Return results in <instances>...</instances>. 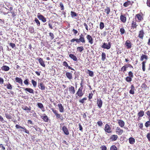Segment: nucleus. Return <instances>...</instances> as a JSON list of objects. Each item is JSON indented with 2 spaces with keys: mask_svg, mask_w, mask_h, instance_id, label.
<instances>
[{
  "mask_svg": "<svg viewBox=\"0 0 150 150\" xmlns=\"http://www.w3.org/2000/svg\"><path fill=\"white\" fill-rule=\"evenodd\" d=\"M144 14L142 12L136 14L135 16V19L137 22H139L144 20Z\"/></svg>",
  "mask_w": 150,
  "mask_h": 150,
  "instance_id": "1",
  "label": "nucleus"
},
{
  "mask_svg": "<svg viewBox=\"0 0 150 150\" xmlns=\"http://www.w3.org/2000/svg\"><path fill=\"white\" fill-rule=\"evenodd\" d=\"M83 88H79L76 94V97L77 98L78 96L81 97L84 94V92L82 91Z\"/></svg>",
  "mask_w": 150,
  "mask_h": 150,
  "instance_id": "2",
  "label": "nucleus"
},
{
  "mask_svg": "<svg viewBox=\"0 0 150 150\" xmlns=\"http://www.w3.org/2000/svg\"><path fill=\"white\" fill-rule=\"evenodd\" d=\"M102 48L106 49L107 50L109 49L111 47V43L110 42H108L107 44L106 43L104 42L101 46Z\"/></svg>",
  "mask_w": 150,
  "mask_h": 150,
  "instance_id": "3",
  "label": "nucleus"
},
{
  "mask_svg": "<svg viewBox=\"0 0 150 150\" xmlns=\"http://www.w3.org/2000/svg\"><path fill=\"white\" fill-rule=\"evenodd\" d=\"M104 130L105 132L108 133L112 132L111 128L110 125L108 124H106L105 126Z\"/></svg>",
  "mask_w": 150,
  "mask_h": 150,
  "instance_id": "4",
  "label": "nucleus"
},
{
  "mask_svg": "<svg viewBox=\"0 0 150 150\" xmlns=\"http://www.w3.org/2000/svg\"><path fill=\"white\" fill-rule=\"evenodd\" d=\"M77 43L81 42L84 43L85 42V40L84 35L82 34L79 36V39H77Z\"/></svg>",
  "mask_w": 150,
  "mask_h": 150,
  "instance_id": "5",
  "label": "nucleus"
},
{
  "mask_svg": "<svg viewBox=\"0 0 150 150\" xmlns=\"http://www.w3.org/2000/svg\"><path fill=\"white\" fill-rule=\"evenodd\" d=\"M120 19L121 22L125 23L127 21V16L126 14H121L120 16Z\"/></svg>",
  "mask_w": 150,
  "mask_h": 150,
  "instance_id": "6",
  "label": "nucleus"
},
{
  "mask_svg": "<svg viewBox=\"0 0 150 150\" xmlns=\"http://www.w3.org/2000/svg\"><path fill=\"white\" fill-rule=\"evenodd\" d=\"M132 45L131 42L129 40H126L125 43V45L127 49H130L132 47Z\"/></svg>",
  "mask_w": 150,
  "mask_h": 150,
  "instance_id": "7",
  "label": "nucleus"
},
{
  "mask_svg": "<svg viewBox=\"0 0 150 150\" xmlns=\"http://www.w3.org/2000/svg\"><path fill=\"white\" fill-rule=\"evenodd\" d=\"M145 33L143 29H142L139 32L138 37L141 39L143 40Z\"/></svg>",
  "mask_w": 150,
  "mask_h": 150,
  "instance_id": "8",
  "label": "nucleus"
},
{
  "mask_svg": "<svg viewBox=\"0 0 150 150\" xmlns=\"http://www.w3.org/2000/svg\"><path fill=\"white\" fill-rule=\"evenodd\" d=\"M37 17L40 20H41L43 22H45L47 21L46 18L39 13H38Z\"/></svg>",
  "mask_w": 150,
  "mask_h": 150,
  "instance_id": "9",
  "label": "nucleus"
},
{
  "mask_svg": "<svg viewBox=\"0 0 150 150\" xmlns=\"http://www.w3.org/2000/svg\"><path fill=\"white\" fill-rule=\"evenodd\" d=\"M68 90L70 94H74L75 93V89L73 86H70L68 88Z\"/></svg>",
  "mask_w": 150,
  "mask_h": 150,
  "instance_id": "10",
  "label": "nucleus"
},
{
  "mask_svg": "<svg viewBox=\"0 0 150 150\" xmlns=\"http://www.w3.org/2000/svg\"><path fill=\"white\" fill-rule=\"evenodd\" d=\"M138 25L136 21H132L131 23V29L132 30L137 29Z\"/></svg>",
  "mask_w": 150,
  "mask_h": 150,
  "instance_id": "11",
  "label": "nucleus"
},
{
  "mask_svg": "<svg viewBox=\"0 0 150 150\" xmlns=\"http://www.w3.org/2000/svg\"><path fill=\"white\" fill-rule=\"evenodd\" d=\"M52 111L54 113V115L56 116L57 119L60 118L62 116L61 114L58 113L57 111L54 108H52L51 109Z\"/></svg>",
  "mask_w": 150,
  "mask_h": 150,
  "instance_id": "12",
  "label": "nucleus"
},
{
  "mask_svg": "<svg viewBox=\"0 0 150 150\" xmlns=\"http://www.w3.org/2000/svg\"><path fill=\"white\" fill-rule=\"evenodd\" d=\"M124 130L120 127H117L116 129V132L118 135H122L124 133Z\"/></svg>",
  "mask_w": 150,
  "mask_h": 150,
  "instance_id": "13",
  "label": "nucleus"
},
{
  "mask_svg": "<svg viewBox=\"0 0 150 150\" xmlns=\"http://www.w3.org/2000/svg\"><path fill=\"white\" fill-rule=\"evenodd\" d=\"M144 114V112L142 110H140L137 113L138 119L140 120L141 119V117H143Z\"/></svg>",
  "mask_w": 150,
  "mask_h": 150,
  "instance_id": "14",
  "label": "nucleus"
},
{
  "mask_svg": "<svg viewBox=\"0 0 150 150\" xmlns=\"http://www.w3.org/2000/svg\"><path fill=\"white\" fill-rule=\"evenodd\" d=\"M86 38L87 40H88V42L91 45L93 43V39L91 36L88 35L86 36Z\"/></svg>",
  "mask_w": 150,
  "mask_h": 150,
  "instance_id": "15",
  "label": "nucleus"
},
{
  "mask_svg": "<svg viewBox=\"0 0 150 150\" xmlns=\"http://www.w3.org/2000/svg\"><path fill=\"white\" fill-rule=\"evenodd\" d=\"M41 117L42 119L44 122H47L49 121V118L45 114H44L42 115L41 116Z\"/></svg>",
  "mask_w": 150,
  "mask_h": 150,
  "instance_id": "16",
  "label": "nucleus"
},
{
  "mask_svg": "<svg viewBox=\"0 0 150 150\" xmlns=\"http://www.w3.org/2000/svg\"><path fill=\"white\" fill-rule=\"evenodd\" d=\"M96 104L99 108H100L102 107L103 104V102L100 98L97 99Z\"/></svg>",
  "mask_w": 150,
  "mask_h": 150,
  "instance_id": "17",
  "label": "nucleus"
},
{
  "mask_svg": "<svg viewBox=\"0 0 150 150\" xmlns=\"http://www.w3.org/2000/svg\"><path fill=\"white\" fill-rule=\"evenodd\" d=\"M118 123L119 125L121 127H123L125 125V122L121 120H118Z\"/></svg>",
  "mask_w": 150,
  "mask_h": 150,
  "instance_id": "18",
  "label": "nucleus"
},
{
  "mask_svg": "<svg viewBox=\"0 0 150 150\" xmlns=\"http://www.w3.org/2000/svg\"><path fill=\"white\" fill-rule=\"evenodd\" d=\"M148 59V56L146 54H142L140 57V60L141 61H144V59L146 60H147Z\"/></svg>",
  "mask_w": 150,
  "mask_h": 150,
  "instance_id": "19",
  "label": "nucleus"
},
{
  "mask_svg": "<svg viewBox=\"0 0 150 150\" xmlns=\"http://www.w3.org/2000/svg\"><path fill=\"white\" fill-rule=\"evenodd\" d=\"M62 130L63 131L65 134L67 135L69 134V131L66 126H64L63 127H62Z\"/></svg>",
  "mask_w": 150,
  "mask_h": 150,
  "instance_id": "20",
  "label": "nucleus"
},
{
  "mask_svg": "<svg viewBox=\"0 0 150 150\" xmlns=\"http://www.w3.org/2000/svg\"><path fill=\"white\" fill-rule=\"evenodd\" d=\"M38 86L40 89L42 91H44L45 89V86L43 83L42 82L38 83Z\"/></svg>",
  "mask_w": 150,
  "mask_h": 150,
  "instance_id": "21",
  "label": "nucleus"
},
{
  "mask_svg": "<svg viewBox=\"0 0 150 150\" xmlns=\"http://www.w3.org/2000/svg\"><path fill=\"white\" fill-rule=\"evenodd\" d=\"M23 88L25 91H28L30 93H32L33 94L34 93V90L30 88Z\"/></svg>",
  "mask_w": 150,
  "mask_h": 150,
  "instance_id": "22",
  "label": "nucleus"
},
{
  "mask_svg": "<svg viewBox=\"0 0 150 150\" xmlns=\"http://www.w3.org/2000/svg\"><path fill=\"white\" fill-rule=\"evenodd\" d=\"M69 57L71 59H72L74 61L77 62L78 60L74 54H70L69 55Z\"/></svg>",
  "mask_w": 150,
  "mask_h": 150,
  "instance_id": "23",
  "label": "nucleus"
},
{
  "mask_svg": "<svg viewBox=\"0 0 150 150\" xmlns=\"http://www.w3.org/2000/svg\"><path fill=\"white\" fill-rule=\"evenodd\" d=\"M118 138V137L117 135L113 134L111 136L110 139L112 141H115Z\"/></svg>",
  "mask_w": 150,
  "mask_h": 150,
  "instance_id": "24",
  "label": "nucleus"
},
{
  "mask_svg": "<svg viewBox=\"0 0 150 150\" xmlns=\"http://www.w3.org/2000/svg\"><path fill=\"white\" fill-rule=\"evenodd\" d=\"M15 81L17 83H19L21 85H23V80L21 78L17 77H16L15 78Z\"/></svg>",
  "mask_w": 150,
  "mask_h": 150,
  "instance_id": "25",
  "label": "nucleus"
},
{
  "mask_svg": "<svg viewBox=\"0 0 150 150\" xmlns=\"http://www.w3.org/2000/svg\"><path fill=\"white\" fill-rule=\"evenodd\" d=\"M131 89L129 91L130 94L133 95L134 93V91H135V87L133 84L131 86Z\"/></svg>",
  "mask_w": 150,
  "mask_h": 150,
  "instance_id": "26",
  "label": "nucleus"
},
{
  "mask_svg": "<svg viewBox=\"0 0 150 150\" xmlns=\"http://www.w3.org/2000/svg\"><path fill=\"white\" fill-rule=\"evenodd\" d=\"M146 61H143L142 63V68L143 71L144 72L146 70Z\"/></svg>",
  "mask_w": 150,
  "mask_h": 150,
  "instance_id": "27",
  "label": "nucleus"
},
{
  "mask_svg": "<svg viewBox=\"0 0 150 150\" xmlns=\"http://www.w3.org/2000/svg\"><path fill=\"white\" fill-rule=\"evenodd\" d=\"M59 111L61 112H62L64 111V108L61 103L58 104L57 105Z\"/></svg>",
  "mask_w": 150,
  "mask_h": 150,
  "instance_id": "28",
  "label": "nucleus"
},
{
  "mask_svg": "<svg viewBox=\"0 0 150 150\" xmlns=\"http://www.w3.org/2000/svg\"><path fill=\"white\" fill-rule=\"evenodd\" d=\"M38 61L39 63L43 67H45V64L44 62L43 61L42 59L40 58L38 59Z\"/></svg>",
  "mask_w": 150,
  "mask_h": 150,
  "instance_id": "29",
  "label": "nucleus"
},
{
  "mask_svg": "<svg viewBox=\"0 0 150 150\" xmlns=\"http://www.w3.org/2000/svg\"><path fill=\"white\" fill-rule=\"evenodd\" d=\"M66 75L67 77L69 80L72 79V75L71 73L67 72L66 73Z\"/></svg>",
  "mask_w": 150,
  "mask_h": 150,
  "instance_id": "30",
  "label": "nucleus"
},
{
  "mask_svg": "<svg viewBox=\"0 0 150 150\" xmlns=\"http://www.w3.org/2000/svg\"><path fill=\"white\" fill-rule=\"evenodd\" d=\"M38 107L41 109L42 111H45V109L44 108L43 105L41 103H38L37 104Z\"/></svg>",
  "mask_w": 150,
  "mask_h": 150,
  "instance_id": "31",
  "label": "nucleus"
},
{
  "mask_svg": "<svg viewBox=\"0 0 150 150\" xmlns=\"http://www.w3.org/2000/svg\"><path fill=\"white\" fill-rule=\"evenodd\" d=\"M63 65L64 66L66 67H68V68L69 69H71L72 70H74V69L71 67L70 66H69L67 62L66 61H64L63 62Z\"/></svg>",
  "mask_w": 150,
  "mask_h": 150,
  "instance_id": "32",
  "label": "nucleus"
},
{
  "mask_svg": "<svg viewBox=\"0 0 150 150\" xmlns=\"http://www.w3.org/2000/svg\"><path fill=\"white\" fill-rule=\"evenodd\" d=\"M9 69V67L6 65H3L1 67V69L4 71H8Z\"/></svg>",
  "mask_w": 150,
  "mask_h": 150,
  "instance_id": "33",
  "label": "nucleus"
},
{
  "mask_svg": "<svg viewBox=\"0 0 150 150\" xmlns=\"http://www.w3.org/2000/svg\"><path fill=\"white\" fill-rule=\"evenodd\" d=\"M133 3V1L132 3H131L130 1H128L124 3L123 6L125 7H127L130 5H132Z\"/></svg>",
  "mask_w": 150,
  "mask_h": 150,
  "instance_id": "34",
  "label": "nucleus"
},
{
  "mask_svg": "<svg viewBox=\"0 0 150 150\" xmlns=\"http://www.w3.org/2000/svg\"><path fill=\"white\" fill-rule=\"evenodd\" d=\"M5 115L7 119H11L12 118L11 114L10 113H5Z\"/></svg>",
  "mask_w": 150,
  "mask_h": 150,
  "instance_id": "35",
  "label": "nucleus"
},
{
  "mask_svg": "<svg viewBox=\"0 0 150 150\" xmlns=\"http://www.w3.org/2000/svg\"><path fill=\"white\" fill-rule=\"evenodd\" d=\"M129 143L131 144H133L135 142V139L132 137H130L129 139Z\"/></svg>",
  "mask_w": 150,
  "mask_h": 150,
  "instance_id": "36",
  "label": "nucleus"
},
{
  "mask_svg": "<svg viewBox=\"0 0 150 150\" xmlns=\"http://www.w3.org/2000/svg\"><path fill=\"white\" fill-rule=\"evenodd\" d=\"M77 50L79 52H81L84 50V47L83 46L78 47H77Z\"/></svg>",
  "mask_w": 150,
  "mask_h": 150,
  "instance_id": "37",
  "label": "nucleus"
},
{
  "mask_svg": "<svg viewBox=\"0 0 150 150\" xmlns=\"http://www.w3.org/2000/svg\"><path fill=\"white\" fill-rule=\"evenodd\" d=\"M110 11V7L107 6L106 8L105 9L104 12H105L107 15H108Z\"/></svg>",
  "mask_w": 150,
  "mask_h": 150,
  "instance_id": "38",
  "label": "nucleus"
},
{
  "mask_svg": "<svg viewBox=\"0 0 150 150\" xmlns=\"http://www.w3.org/2000/svg\"><path fill=\"white\" fill-rule=\"evenodd\" d=\"M127 67L126 65L123 66L120 69V71L123 72V73H125V72L127 70Z\"/></svg>",
  "mask_w": 150,
  "mask_h": 150,
  "instance_id": "39",
  "label": "nucleus"
},
{
  "mask_svg": "<svg viewBox=\"0 0 150 150\" xmlns=\"http://www.w3.org/2000/svg\"><path fill=\"white\" fill-rule=\"evenodd\" d=\"M70 15L71 17L73 18L75 17H77L78 16L77 14L73 11H71V12Z\"/></svg>",
  "mask_w": 150,
  "mask_h": 150,
  "instance_id": "40",
  "label": "nucleus"
},
{
  "mask_svg": "<svg viewBox=\"0 0 150 150\" xmlns=\"http://www.w3.org/2000/svg\"><path fill=\"white\" fill-rule=\"evenodd\" d=\"M101 60L102 61H104L106 59V54L104 52H102L101 54Z\"/></svg>",
  "mask_w": 150,
  "mask_h": 150,
  "instance_id": "41",
  "label": "nucleus"
},
{
  "mask_svg": "<svg viewBox=\"0 0 150 150\" xmlns=\"http://www.w3.org/2000/svg\"><path fill=\"white\" fill-rule=\"evenodd\" d=\"M87 71L88 72H87V73H88L89 74V75L91 77H93V76L94 73L93 71L89 70L88 69L87 70Z\"/></svg>",
  "mask_w": 150,
  "mask_h": 150,
  "instance_id": "42",
  "label": "nucleus"
},
{
  "mask_svg": "<svg viewBox=\"0 0 150 150\" xmlns=\"http://www.w3.org/2000/svg\"><path fill=\"white\" fill-rule=\"evenodd\" d=\"M132 78L128 76L126 77L125 79V80L127 82H129L132 81Z\"/></svg>",
  "mask_w": 150,
  "mask_h": 150,
  "instance_id": "43",
  "label": "nucleus"
},
{
  "mask_svg": "<svg viewBox=\"0 0 150 150\" xmlns=\"http://www.w3.org/2000/svg\"><path fill=\"white\" fill-rule=\"evenodd\" d=\"M120 34L121 35L124 34L125 32V30L124 28H121L120 29Z\"/></svg>",
  "mask_w": 150,
  "mask_h": 150,
  "instance_id": "44",
  "label": "nucleus"
},
{
  "mask_svg": "<svg viewBox=\"0 0 150 150\" xmlns=\"http://www.w3.org/2000/svg\"><path fill=\"white\" fill-rule=\"evenodd\" d=\"M22 108L23 110H25L30 111L31 110V107H29L28 108L27 106H25L24 107H22Z\"/></svg>",
  "mask_w": 150,
  "mask_h": 150,
  "instance_id": "45",
  "label": "nucleus"
},
{
  "mask_svg": "<svg viewBox=\"0 0 150 150\" xmlns=\"http://www.w3.org/2000/svg\"><path fill=\"white\" fill-rule=\"evenodd\" d=\"M28 30L31 33H33L35 31L33 27L32 26H30L29 27Z\"/></svg>",
  "mask_w": 150,
  "mask_h": 150,
  "instance_id": "46",
  "label": "nucleus"
},
{
  "mask_svg": "<svg viewBox=\"0 0 150 150\" xmlns=\"http://www.w3.org/2000/svg\"><path fill=\"white\" fill-rule=\"evenodd\" d=\"M34 21L37 24V25L38 26H40V22L39 20L36 18L35 19Z\"/></svg>",
  "mask_w": 150,
  "mask_h": 150,
  "instance_id": "47",
  "label": "nucleus"
},
{
  "mask_svg": "<svg viewBox=\"0 0 150 150\" xmlns=\"http://www.w3.org/2000/svg\"><path fill=\"white\" fill-rule=\"evenodd\" d=\"M31 83L34 87H36L37 86V82L33 79H32L31 81Z\"/></svg>",
  "mask_w": 150,
  "mask_h": 150,
  "instance_id": "48",
  "label": "nucleus"
},
{
  "mask_svg": "<svg viewBox=\"0 0 150 150\" xmlns=\"http://www.w3.org/2000/svg\"><path fill=\"white\" fill-rule=\"evenodd\" d=\"M104 27V23L103 22H100V28L101 30L103 29Z\"/></svg>",
  "mask_w": 150,
  "mask_h": 150,
  "instance_id": "49",
  "label": "nucleus"
},
{
  "mask_svg": "<svg viewBox=\"0 0 150 150\" xmlns=\"http://www.w3.org/2000/svg\"><path fill=\"white\" fill-rule=\"evenodd\" d=\"M128 76L133 78L134 77L132 71H129L128 72Z\"/></svg>",
  "mask_w": 150,
  "mask_h": 150,
  "instance_id": "50",
  "label": "nucleus"
},
{
  "mask_svg": "<svg viewBox=\"0 0 150 150\" xmlns=\"http://www.w3.org/2000/svg\"><path fill=\"white\" fill-rule=\"evenodd\" d=\"M87 100V98H83L81 99H80L79 100V102L81 103H84L85 100Z\"/></svg>",
  "mask_w": 150,
  "mask_h": 150,
  "instance_id": "51",
  "label": "nucleus"
},
{
  "mask_svg": "<svg viewBox=\"0 0 150 150\" xmlns=\"http://www.w3.org/2000/svg\"><path fill=\"white\" fill-rule=\"evenodd\" d=\"M7 88L10 90H11L12 88V86L9 83L7 85Z\"/></svg>",
  "mask_w": 150,
  "mask_h": 150,
  "instance_id": "52",
  "label": "nucleus"
},
{
  "mask_svg": "<svg viewBox=\"0 0 150 150\" xmlns=\"http://www.w3.org/2000/svg\"><path fill=\"white\" fill-rule=\"evenodd\" d=\"M141 87L144 90H146L147 88V86L145 83H143Z\"/></svg>",
  "mask_w": 150,
  "mask_h": 150,
  "instance_id": "53",
  "label": "nucleus"
},
{
  "mask_svg": "<svg viewBox=\"0 0 150 150\" xmlns=\"http://www.w3.org/2000/svg\"><path fill=\"white\" fill-rule=\"evenodd\" d=\"M110 150H117V148L115 145H112L110 147Z\"/></svg>",
  "mask_w": 150,
  "mask_h": 150,
  "instance_id": "54",
  "label": "nucleus"
},
{
  "mask_svg": "<svg viewBox=\"0 0 150 150\" xmlns=\"http://www.w3.org/2000/svg\"><path fill=\"white\" fill-rule=\"evenodd\" d=\"M21 127L22 128H21V129H24V132L25 133L28 134H29V131L28 130H27L25 127Z\"/></svg>",
  "mask_w": 150,
  "mask_h": 150,
  "instance_id": "55",
  "label": "nucleus"
},
{
  "mask_svg": "<svg viewBox=\"0 0 150 150\" xmlns=\"http://www.w3.org/2000/svg\"><path fill=\"white\" fill-rule=\"evenodd\" d=\"M59 6L61 8V10H63L64 9V7L62 2H60Z\"/></svg>",
  "mask_w": 150,
  "mask_h": 150,
  "instance_id": "56",
  "label": "nucleus"
},
{
  "mask_svg": "<svg viewBox=\"0 0 150 150\" xmlns=\"http://www.w3.org/2000/svg\"><path fill=\"white\" fill-rule=\"evenodd\" d=\"M145 126L147 127L150 126V121H147L145 124Z\"/></svg>",
  "mask_w": 150,
  "mask_h": 150,
  "instance_id": "57",
  "label": "nucleus"
},
{
  "mask_svg": "<svg viewBox=\"0 0 150 150\" xmlns=\"http://www.w3.org/2000/svg\"><path fill=\"white\" fill-rule=\"evenodd\" d=\"M49 35L50 37V38L51 40H53L54 38V34L51 33H49Z\"/></svg>",
  "mask_w": 150,
  "mask_h": 150,
  "instance_id": "58",
  "label": "nucleus"
},
{
  "mask_svg": "<svg viewBox=\"0 0 150 150\" xmlns=\"http://www.w3.org/2000/svg\"><path fill=\"white\" fill-rule=\"evenodd\" d=\"M29 80L28 79H26L23 81L24 83L25 84L28 85L29 84Z\"/></svg>",
  "mask_w": 150,
  "mask_h": 150,
  "instance_id": "59",
  "label": "nucleus"
},
{
  "mask_svg": "<svg viewBox=\"0 0 150 150\" xmlns=\"http://www.w3.org/2000/svg\"><path fill=\"white\" fill-rule=\"evenodd\" d=\"M138 125L139 127L141 129H143V125L142 123H139L138 124Z\"/></svg>",
  "mask_w": 150,
  "mask_h": 150,
  "instance_id": "60",
  "label": "nucleus"
},
{
  "mask_svg": "<svg viewBox=\"0 0 150 150\" xmlns=\"http://www.w3.org/2000/svg\"><path fill=\"white\" fill-rule=\"evenodd\" d=\"M97 124L99 126H101L103 125V122L101 121H98V122H97Z\"/></svg>",
  "mask_w": 150,
  "mask_h": 150,
  "instance_id": "61",
  "label": "nucleus"
},
{
  "mask_svg": "<svg viewBox=\"0 0 150 150\" xmlns=\"http://www.w3.org/2000/svg\"><path fill=\"white\" fill-rule=\"evenodd\" d=\"M101 150H106L107 147L105 146H102L100 147Z\"/></svg>",
  "mask_w": 150,
  "mask_h": 150,
  "instance_id": "62",
  "label": "nucleus"
},
{
  "mask_svg": "<svg viewBox=\"0 0 150 150\" xmlns=\"http://www.w3.org/2000/svg\"><path fill=\"white\" fill-rule=\"evenodd\" d=\"M146 4L148 6L150 7V0H147Z\"/></svg>",
  "mask_w": 150,
  "mask_h": 150,
  "instance_id": "63",
  "label": "nucleus"
},
{
  "mask_svg": "<svg viewBox=\"0 0 150 150\" xmlns=\"http://www.w3.org/2000/svg\"><path fill=\"white\" fill-rule=\"evenodd\" d=\"M146 137L148 139V140L150 142V133H149L147 134V135H146Z\"/></svg>",
  "mask_w": 150,
  "mask_h": 150,
  "instance_id": "64",
  "label": "nucleus"
}]
</instances>
